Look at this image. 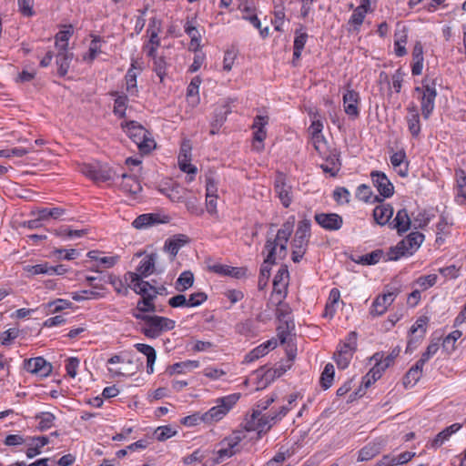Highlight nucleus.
Returning <instances> with one entry per match:
<instances>
[{
	"label": "nucleus",
	"mask_w": 466,
	"mask_h": 466,
	"mask_svg": "<svg viewBox=\"0 0 466 466\" xmlns=\"http://www.w3.org/2000/svg\"><path fill=\"white\" fill-rule=\"evenodd\" d=\"M294 228V218L292 221H286L278 230L275 238H267L264 249L267 256L260 268L258 278V288L262 289L266 287L270 277V266L275 264L277 258H285L287 255V246Z\"/></svg>",
	"instance_id": "nucleus-1"
},
{
	"label": "nucleus",
	"mask_w": 466,
	"mask_h": 466,
	"mask_svg": "<svg viewBox=\"0 0 466 466\" xmlns=\"http://www.w3.org/2000/svg\"><path fill=\"white\" fill-rule=\"evenodd\" d=\"M146 258H141L135 267V271H129L125 275V282L127 287L133 289L137 294L140 295L137 309H134L133 315L137 319H146Z\"/></svg>",
	"instance_id": "nucleus-2"
},
{
	"label": "nucleus",
	"mask_w": 466,
	"mask_h": 466,
	"mask_svg": "<svg viewBox=\"0 0 466 466\" xmlns=\"http://www.w3.org/2000/svg\"><path fill=\"white\" fill-rule=\"evenodd\" d=\"M245 439L246 432L243 431H235L230 435L225 437L218 444V450L215 451L213 458L214 462L219 464L237 453H239L243 449L241 442Z\"/></svg>",
	"instance_id": "nucleus-3"
},
{
	"label": "nucleus",
	"mask_w": 466,
	"mask_h": 466,
	"mask_svg": "<svg viewBox=\"0 0 466 466\" xmlns=\"http://www.w3.org/2000/svg\"><path fill=\"white\" fill-rule=\"evenodd\" d=\"M239 398V393H233L217 399L216 406L203 413V422L213 424L221 420L238 401Z\"/></svg>",
	"instance_id": "nucleus-4"
},
{
	"label": "nucleus",
	"mask_w": 466,
	"mask_h": 466,
	"mask_svg": "<svg viewBox=\"0 0 466 466\" xmlns=\"http://www.w3.org/2000/svg\"><path fill=\"white\" fill-rule=\"evenodd\" d=\"M310 221L303 219L299 222L294 238L291 241L292 260L299 262L306 253L310 237Z\"/></svg>",
	"instance_id": "nucleus-5"
},
{
	"label": "nucleus",
	"mask_w": 466,
	"mask_h": 466,
	"mask_svg": "<svg viewBox=\"0 0 466 466\" xmlns=\"http://www.w3.org/2000/svg\"><path fill=\"white\" fill-rule=\"evenodd\" d=\"M151 32L149 35L150 48L148 55L154 58V71L162 81L166 75L167 63L163 56H157L156 54V48L159 46L158 32L160 31V22L155 18L151 21Z\"/></svg>",
	"instance_id": "nucleus-6"
},
{
	"label": "nucleus",
	"mask_w": 466,
	"mask_h": 466,
	"mask_svg": "<svg viewBox=\"0 0 466 466\" xmlns=\"http://www.w3.org/2000/svg\"><path fill=\"white\" fill-rule=\"evenodd\" d=\"M356 350L357 333L351 331L345 341L339 345L337 351L334 353V360L339 369L344 370L349 367Z\"/></svg>",
	"instance_id": "nucleus-7"
},
{
	"label": "nucleus",
	"mask_w": 466,
	"mask_h": 466,
	"mask_svg": "<svg viewBox=\"0 0 466 466\" xmlns=\"http://www.w3.org/2000/svg\"><path fill=\"white\" fill-rule=\"evenodd\" d=\"M415 92L421 95L420 108L421 114L425 119H428L434 110L437 91L434 81L430 82L428 79L422 81L421 86H416Z\"/></svg>",
	"instance_id": "nucleus-8"
},
{
	"label": "nucleus",
	"mask_w": 466,
	"mask_h": 466,
	"mask_svg": "<svg viewBox=\"0 0 466 466\" xmlns=\"http://www.w3.org/2000/svg\"><path fill=\"white\" fill-rule=\"evenodd\" d=\"M273 414H263L260 410H252V413L246 421V430L248 431H258V433L268 431L275 423Z\"/></svg>",
	"instance_id": "nucleus-9"
},
{
	"label": "nucleus",
	"mask_w": 466,
	"mask_h": 466,
	"mask_svg": "<svg viewBox=\"0 0 466 466\" xmlns=\"http://www.w3.org/2000/svg\"><path fill=\"white\" fill-rule=\"evenodd\" d=\"M81 172L96 183L113 181L119 177L115 170L107 166L84 165Z\"/></svg>",
	"instance_id": "nucleus-10"
},
{
	"label": "nucleus",
	"mask_w": 466,
	"mask_h": 466,
	"mask_svg": "<svg viewBox=\"0 0 466 466\" xmlns=\"http://www.w3.org/2000/svg\"><path fill=\"white\" fill-rule=\"evenodd\" d=\"M191 151L192 147L189 140H184L180 146V150L177 157L178 167L181 171L187 173V182H192L195 175L197 174L196 166L192 165L191 162Z\"/></svg>",
	"instance_id": "nucleus-11"
},
{
	"label": "nucleus",
	"mask_w": 466,
	"mask_h": 466,
	"mask_svg": "<svg viewBox=\"0 0 466 466\" xmlns=\"http://www.w3.org/2000/svg\"><path fill=\"white\" fill-rule=\"evenodd\" d=\"M175 320L157 315H147V338H157L175 328Z\"/></svg>",
	"instance_id": "nucleus-12"
},
{
	"label": "nucleus",
	"mask_w": 466,
	"mask_h": 466,
	"mask_svg": "<svg viewBox=\"0 0 466 466\" xmlns=\"http://www.w3.org/2000/svg\"><path fill=\"white\" fill-rule=\"evenodd\" d=\"M398 289H390L379 296L372 303L370 314L373 316H380L386 312L388 307L391 305L398 295Z\"/></svg>",
	"instance_id": "nucleus-13"
},
{
	"label": "nucleus",
	"mask_w": 466,
	"mask_h": 466,
	"mask_svg": "<svg viewBox=\"0 0 466 466\" xmlns=\"http://www.w3.org/2000/svg\"><path fill=\"white\" fill-rule=\"evenodd\" d=\"M128 137L137 146L140 155L146 154V129L143 126L138 125L135 121H130L126 125Z\"/></svg>",
	"instance_id": "nucleus-14"
},
{
	"label": "nucleus",
	"mask_w": 466,
	"mask_h": 466,
	"mask_svg": "<svg viewBox=\"0 0 466 466\" xmlns=\"http://www.w3.org/2000/svg\"><path fill=\"white\" fill-rule=\"evenodd\" d=\"M24 368L28 372L40 377H46L52 372V365L43 357L25 360L24 362Z\"/></svg>",
	"instance_id": "nucleus-15"
},
{
	"label": "nucleus",
	"mask_w": 466,
	"mask_h": 466,
	"mask_svg": "<svg viewBox=\"0 0 466 466\" xmlns=\"http://www.w3.org/2000/svg\"><path fill=\"white\" fill-rule=\"evenodd\" d=\"M314 218L321 228L329 231L339 230L343 225L342 218L336 213H318Z\"/></svg>",
	"instance_id": "nucleus-16"
},
{
	"label": "nucleus",
	"mask_w": 466,
	"mask_h": 466,
	"mask_svg": "<svg viewBox=\"0 0 466 466\" xmlns=\"http://www.w3.org/2000/svg\"><path fill=\"white\" fill-rule=\"evenodd\" d=\"M370 177L374 187L382 197L390 198L393 195L394 187L383 172L372 171Z\"/></svg>",
	"instance_id": "nucleus-17"
},
{
	"label": "nucleus",
	"mask_w": 466,
	"mask_h": 466,
	"mask_svg": "<svg viewBox=\"0 0 466 466\" xmlns=\"http://www.w3.org/2000/svg\"><path fill=\"white\" fill-rule=\"evenodd\" d=\"M268 118L264 116H257L254 119L252 127L256 129L254 132V144L253 148L257 151H261L264 148L263 141L266 138L267 133L264 129L265 126L268 125Z\"/></svg>",
	"instance_id": "nucleus-18"
},
{
	"label": "nucleus",
	"mask_w": 466,
	"mask_h": 466,
	"mask_svg": "<svg viewBox=\"0 0 466 466\" xmlns=\"http://www.w3.org/2000/svg\"><path fill=\"white\" fill-rule=\"evenodd\" d=\"M360 94L353 90L348 89L343 95V106L345 113L353 118H357L360 115L359 103Z\"/></svg>",
	"instance_id": "nucleus-19"
},
{
	"label": "nucleus",
	"mask_w": 466,
	"mask_h": 466,
	"mask_svg": "<svg viewBox=\"0 0 466 466\" xmlns=\"http://www.w3.org/2000/svg\"><path fill=\"white\" fill-rule=\"evenodd\" d=\"M275 191L282 205L288 208L291 201V187L286 183V177L283 173H278L275 178Z\"/></svg>",
	"instance_id": "nucleus-20"
},
{
	"label": "nucleus",
	"mask_w": 466,
	"mask_h": 466,
	"mask_svg": "<svg viewBox=\"0 0 466 466\" xmlns=\"http://www.w3.org/2000/svg\"><path fill=\"white\" fill-rule=\"evenodd\" d=\"M424 235L419 231L410 233L404 239L399 242V249H406L412 255L422 244Z\"/></svg>",
	"instance_id": "nucleus-21"
},
{
	"label": "nucleus",
	"mask_w": 466,
	"mask_h": 466,
	"mask_svg": "<svg viewBox=\"0 0 466 466\" xmlns=\"http://www.w3.org/2000/svg\"><path fill=\"white\" fill-rule=\"evenodd\" d=\"M406 120L408 128L413 137H417L420 133V115L415 105H410L408 108Z\"/></svg>",
	"instance_id": "nucleus-22"
},
{
	"label": "nucleus",
	"mask_w": 466,
	"mask_h": 466,
	"mask_svg": "<svg viewBox=\"0 0 466 466\" xmlns=\"http://www.w3.org/2000/svg\"><path fill=\"white\" fill-rule=\"evenodd\" d=\"M122 177L121 188L130 195L136 197L138 193L142 191V186L139 180L134 176H129L127 174H121Z\"/></svg>",
	"instance_id": "nucleus-23"
},
{
	"label": "nucleus",
	"mask_w": 466,
	"mask_h": 466,
	"mask_svg": "<svg viewBox=\"0 0 466 466\" xmlns=\"http://www.w3.org/2000/svg\"><path fill=\"white\" fill-rule=\"evenodd\" d=\"M276 346H277V340H275V339L268 340L267 342L258 346L257 348L252 350L248 354H247L245 357V361L252 362L256 360H258L259 358L268 354V352L270 350L275 349Z\"/></svg>",
	"instance_id": "nucleus-24"
},
{
	"label": "nucleus",
	"mask_w": 466,
	"mask_h": 466,
	"mask_svg": "<svg viewBox=\"0 0 466 466\" xmlns=\"http://www.w3.org/2000/svg\"><path fill=\"white\" fill-rule=\"evenodd\" d=\"M410 224L411 220L407 210L402 208L397 212L392 221V228H395L399 234H403L410 228Z\"/></svg>",
	"instance_id": "nucleus-25"
},
{
	"label": "nucleus",
	"mask_w": 466,
	"mask_h": 466,
	"mask_svg": "<svg viewBox=\"0 0 466 466\" xmlns=\"http://www.w3.org/2000/svg\"><path fill=\"white\" fill-rule=\"evenodd\" d=\"M153 283H155V280H152V283L147 281V315L157 310L156 306L151 302L152 299L157 295H167V288L164 285H156Z\"/></svg>",
	"instance_id": "nucleus-26"
},
{
	"label": "nucleus",
	"mask_w": 466,
	"mask_h": 466,
	"mask_svg": "<svg viewBox=\"0 0 466 466\" xmlns=\"http://www.w3.org/2000/svg\"><path fill=\"white\" fill-rule=\"evenodd\" d=\"M393 215V208L390 204L382 203L373 210L374 220L380 226L386 225Z\"/></svg>",
	"instance_id": "nucleus-27"
},
{
	"label": "nucleus",
	"mask_w": 466,
	"mask_h": 466,
	"mask_svg": "<svg viewBox=\"0 0 466 466\" xmlns=\"http://www.w3.org/2000/svg\"><path fill=\"white\" fill-rule=\"evenodd\" d=\"M461 428V424L460 423H454L445 428L431 441L430 447L433 449L441 447L445 441H447L453 433L457 432Z\"/></svg>",
	"instance_id": "nucleus-28"
},
{
	"label": "nucleus",
	"mask_w": 466,
	"mask_h": 466,
	"mask_svg": "<svg viewBox=\"0 0 466 466\" xmlns=\"http://www.w3.org/2000/svg\"><path fill=\"white\" fill-rule=\"evenodd\" d=\"M72 59L73 53L68 50H58L56 62L58 66L57 73L60 76H65L67 74Z\"/></svg>",
	"instance_id": "nucleus-29"
},
{
	"label": "nucleus",
	"mask_w": 466,
	"mask_h": 466,
	"mask_svg": "<svg viewBox=\"0 0 466 466\" xmlns=\"http://www.w3.org/2000/svg\"><path fill=\"white\" fill-rule=\"evenodd\" d=\"M187 242V237L185 235H176L172 238H168L164 246V248L173 258L178 253L181 247Z\"/></svg>",
	"instance_id": "nucleus-30"
},
{
	"label": "nucleus",
	"mask_w": 466,
	"mask_h": 466,
	"mask_svg": "<svg viewBox=\"0 0 466 466\" xmlns=\"http://www.w3.org/2000/svg\"><path fill=\"white\" fill-rule=\"evenodd\" d=\"M381 449L382 443L380 441L368 443L359 451L358 461H365L371 460L380 452Z\"/></svg>",
	"instance_id": "nucleus-31"
},
{
	"label": "nucleus",
	"mask_w": 466,
	"mask_h": 466,
	"mask_svg": "<svg viewBox=\"0 0 466 466\" xmlns=\"http://www.w3.org/2000/svg\"><path fill=\"white\" fill-rule=\"evenodd\" d=\"M308 40V34L301 28L295 31L293 62L299 60Z\"/></svg>",
	"instance_id": "nucleus-32"
},
{
	"label": "nucleus",
	"mask_w": 466,
	"mask_h": 466,
	"mask_svg": "<svg viewBox=\"0 0 466 466\" xmlns=\"http://www.w3.org/2000/svg\"><path fill=\"white\" fill-rule=\"evenodd\" d=\"M66 214V209L62 208H38L32 210V216H39V218L43 220H48L49 218L58 219Z\"/></svg>",
	"instance_id": "nucleus-33"
},
{
	"label": "nucleus",
	"mask_w": 466,
	"mask_h": 466,
	"mask_svg": "<svg viewBox=\"0 0 466 466\" xmlns=\"http://www.w3.org/2000/svg\"><path fill=\"white\" fill-rule=\"evenodd\" d=\"M137 62H133L126 75L127 90L133 94L137 91V77L142 72V67L137 66Z\"/></svg>",
	"instance_id": "nucleus-34"
},
{
	"label": "nucleus",
	"mask_w": 466,
	"mask_h": 466,
	"mask_svg": "<svg viewBox=\"0 0 466 466\" xmlns=\"http://www.w3.org/2000/svg\"><path fill=\"white\" fill-rule=\"evenodd\" d=\"M199 367L198 360H186L175 363L168 367L167 370L170 374L177 373L182 374L188 370H192Z\"/></svg>",
	"instance_id": "nucleus-35"
},
{
	"label": "nucleus",
	"mask_w": 466,
	"mask_h": 466,
	"mask_svg": "<svg viewBox=\"0 0 466 466\" xmlns=\"http://www.w3.org/2000/svg\"><path fill=\"white\" fill-rule=\"evenodd\" d=\"M73 303L67 299H56L45 305L47 314H55L66 309H72Z\"/></svg>",
	"instance_id": "nucleus-36"
},
{
	"label": "nucleus",
	"mask_w": 466,
	"mask_h": 466,
	"mask_svg": "<svg viewBox=\"0 0 466 466\" xmlns=\"http://www.w3.org/2000/svg\"><path fill=\"white\" fill-rule=\"evenodd\" d=\"M371 360L375 361V364L370 370L369 373L370 376L372 377L373 380H378L382 376V373L387 370V368L382 364V353H375Z\"/></svg>",
	"instance_id": "nucleus-37"
},
{
	"label": "nucleus",
	"mask_w": 466,
	"mask_h": 466,
	"mask_svg": "<svg viewBox=\"0 0 466 466\" xmlns=\"http://www.w3.org/2000/svg\"><path fill=\"white\" fill-rule=\"evenodd\" d=\"M405 158H406V155H405V152L402 151V150L395 152L390 157V163H391V165L395 168L396 167H400L399 170H398V174L400 177H406L408 175V165H405V166L402 167V164H403Z\"/></svg>",
	"instance_id": "nucleus-38"
},
{
	"label": "nucleus",
	"mask_w": 466,
	"mask_h": 466,
	"mask_svg": "<svg viewBox=\"0 0 466 466\" xmlns=\"http://www.w3.org/2000/svg\"><path fill=\"white\" fill-rule=\"evenodd\" d=\"M171 220V217L163 210L156 213H147V228L157 226L159 224H167Z\"/></svg>",
	"instance_id": "nucleus-39"
},
{
	"label": "nucleus",
	"mask_w": 466,
	"mask_h": 466,
	"mask_svg": "<svg viewBox=\"0 0 466 466\" xmlns=\"http://www.w3.org/2000/svg\"><path fill=\"white\" fill-rule=\"evenodd\" d=\"M194 283V275L191 271L187 270L182 272L176 282V289L178 291H184L190 287H192Z\"/></svg>",
	"instance_id": "nucleus-40"
},
{
	"label": "nucleus",
	"mask_w": 466,
	"mask_h": 466,
	"mask_svg": "<svg viewBox=\"0 0 466 466\" xmlns=\"http://www.w3.org/2000/svg\"><path fill=\"white\" fill-rule=\"evenodd\" d=\"M200 84H201L200 77L195 76V77H193V79L191 80L190 84L187 86V96L188 100H190V102L193 105H197L199 102L198 89H199Z\"/></svg>",
	"instance_id": "nucleus-41"
},
{
	"label": "nucleus",
	"mask_w": 466,
	"mask_h": 466,
	"mask_svg": "<svg viewBox=\"0 0 466 466\" xmlns=\"http://www.w3.org/2000/svg\"><path fill=\"white\" fill-rule=\"evenodd\" d=\"M291 309L289 305L282 300H279L276 309L277 319L280 322L292 321L290 319Z\"/></svg>",
	"instance_id": "nucleus-42"
},
{
	"label": "nucleus",
	"mask_w": 466,
	"mask_h": 466,
	"mask_svg": "<svg viewBox=\"0 0 466 466\" xmlns=\"http://www.w3.org/2000/svg\"><path fill=\"white\" fill-rule=\"evenodd\" d=\"M71 35L72 31L70 29L59 31L56 35V46L57 50H68V40Z\"/></svg>",
	"instance_id": "nucleus-43"
},
{
	"label": "nucleus",
	"mask_w": 466,
	"mask_h": 466,
	"mask_svg": "<svg viewBox=\"0 0 466 466\" xmlns=\"http://www.w3.org/2000/svg\"><path fill=\"white\" fill-rule=\"evenodd\" d=\"M288 277H289V272L287 269L281 268L278 271V273L275 275L274 279H273V289H274L275 292L281 295L282 289L287 285L286 282H284V283H282V282L284 281L285 279H288Z\"/></svg>",
	"instance_id": "nucleus-44"
},
{
	"label": "nucleus",
	"mask_w": 466,
	"mask_h": 466,
	"mask_svg": "<svg viewBox=\"0 0 466 466\" xmlns=\"http://www.w3.org/2000/svg\"><path fill=\"white\" fill-rule=\"evenodd\" d=\"M35 419L39 420L38 429L46 431L53 426L56 417L51 412H41L35 416Z\"/></svg>",
	"instance_id": "nucleus-45"
},
{
	"label": "nucleus",
	"mask_w": 466,
	"mask_h": 466,
	"mask_svg": "<svg viewBox=\"0 0 466 466\" xmlns=\"http://www.w3.org/2000/svg\"><path fill=\"white\" fill-rule=\"evenodd\" d=\"M334 367L332 364L328 363L320 376V383L324 390L329 389L333 381Z\"/></svg>",
	"instance_id": "nucleus-46"
},
{
	"label": "nucleus",
	"mask_w": 466,
	"mask_h": 466,
	"mask_svg": "<svg viewBox=\"0 0 466 466\" xmlns=\"http://www.w3.org/2000/svg\"><path fill=\"white\" fill-rule=\"evenodd\" d=\"M293 329H294L293 321L280 322L277 330H278V338L280 340L281 344H284L287 342V340L290 335V331Z\"/></svg>",
	"instance_id": "nucleus-47"
},
{
	"label": "nucleus",
	"mask_w": 466,
	"mask_h": 466,
	"mask_svg": "<svg viewBox=\"0 0 466 466\" xmlns=\"http://www.w3.org/2000/svg\"><path fill=\"white\" fill-rule=\"evenodd\" d=\"M429 322V318L426 316L420 317L416 322L410 328V333L415 335L419 332V338H423L427 331V325Z\"/></svg>",
	"instance_id": "nucleus-48"
},
{
	"label": "nucleus",
	"mask_w": 466,
	"mask_h": 466,
	"mask_svg": "<svg viewBox=\"0 0 466 466\" xmlns=\"http://www.w3.org/2000/svg\"><path fill=\"white\" fill-rule=\"evenodd\" d=\"M382 255L381 250H374L369 254L360 256L357 262L362 265H374L380 260Z\"/></svg>",
	"instance_id": "nucleus-49"
},
{
	"label": "nucleus",
	"mask_w": 466,
	"mask_h": 466,
	"mask_svg": "<svg viewBox=\"0 0 466 466\" xmlns=\"http://www.w3.org/2000/svg\"><path fill=\"white\" fill-rule=\"evenodd\" d=\"M127 96L125 95H117L114 104V114L119 117H124L127 110Z\"/></svg>",
	"instance_id": "nucleus-50"
},
{
	"label": "nucleus",
	"mask_w": 466,
	"mask_h": 466,
	"mask_svg": "<svg viewBox=\"0 0 466 466\" xmlns=\"http://www.w3.org/2000/svg\"><path fill=\"white\" fill-rule=\"evenodd\" d=\"M177 434V431L170 426H160L156 429L154 435L159 441H164Z\"/></svg>",
	"instance_id": "nucleus-51"
},
{
	"label": "nucleus",
	"mask_w": 466,
	"mask_h": 466,
	"mask_svg": "<svg viewBox=\"0 0 466 466\" xmlns=\"http://www.w3.org/2000/svg\"><path fill=\"white\" fill-rule=\"evenodd\" d=\"M369 12L368 9H363V6H358L354 9L349 23L353 25L356 28L362 25L366 14Z\"/></svg>",
	"instance_id": "nucleus-52"
},
{
	"label": "nucleus",
	"mask_w": 466,
	"mask_h": 466,
	"mask_svg": "<svg viewBox=\"0 0 466 466\" xmlns=\"http://www.w3.org/2000/svg\"><path fill=\"white\" fill-rule=\"evenodd\" d=\"M313 144L315 149L319 153V155L325 158L326 160H329V154L327 152V143L324 140L322 136H315L312 137Z\"/></svg>",
	"instance_id": "nucleus-53"
},
{
	"label": "nucleus",
	"mask_w": 466,
	"mask_h": 466,
	"mask_svg": "<svg viewBox=\"0 0 466 466\" xmlns=\"http://www.w3.org/2000/svg\"><path fill=\"white\" fill-rule=\"evenodd\" d=\"M24 270L27 272L29 275L35 276L39 274H47L49 275V265L48 263H42L37 265H27L24 267Z\"/></svg>",
	"instance_id": "nucleus-54"
},
{
	"label": "nucleus",
	"mask_w": 466,
	"mask_h": 466,
	"mask_svg": "<svg viewBox=\"0 0 466 466\" xmlns=\"http://www.w3.org/2000/svg\"><path fill=\"white\" fill-rule=\"evenodd\" d=\"M326 164H322L320 167L325 173H329L331 176H335L339 171V165L336 155H329V160H326Z\"/></svg>",
	"instance_id": "nucleus-55"
},
{
	"label": "nucleus",
	"mask_w": 466,
	"mask_h": 466,
	"mask_svg": "<svg viewBox=\"0 0 466 466\" xmlns=\"http://www.w3.org/2000/svg\"><path fill=\"white\" fill-rule=\"evenodd\" d=\"M422 376L421 373L414 370L412 367L408 370L406 373L404 379H403V385L405 388L412 387L414 386L420 377Z\"/></svg>",
	"instance_id": "nucleus-56"
},
{
	"label": "nucleus",
	"mask_w": 466,
	"mask_h": 466,
	"mask_svg": "<svg viewBox=\"0 0 466 466\" xmlns=\"http://www.w3.org/2000/svg\"><path fill=\"white\" fill-rule=\"evenodd\" d=\"M103 294L96 290H82L80 292H75L72 294V299L76 301H81L92 298H102Z\"/></svg>",
	"instance_id": "nucleus-57"
},
{
	"label": "nucleus",
	"mask_w": 466,
	"mask_h": 466,
	"mask_svg": "<svg viewBox=\"0 0 466 466\" xmlns=\"http://www.w3.org/2000/svg\"><path fill=\"white\" fill-rule=\"evenodd\" d=\"M438 277L435 274H431L427 276H421L417 279V284L423 290L428 289L429 288L434 286L437 282Z\"/></svg>",
	"instance_id": "nucleus-58"
},
{
	"label": "nucleus",
	"mask_w": 466,
	"mask_h": 466,
	"mask_svg": "<svg viewBox=\"0 0 466 466\" xmlns=\"http://www.w3.org/2000/svg\"><path fill=\"white\" fill-rule=\"evenodd\" d=\"M19 10L25 16H32L35 12L33 10L34 0H18Z\"/></svg>",
	"instance_id": "nucleus-59"
},
{
	"label": "nucleus",
	"mask_w": 466,
	"mask_h": 466,
	"mask_svg": "<svg viewBox=\"0 0 466 466\" xmlns=\"http://www.w3.org/2000/svg\"><path fill=\"white\" fill-rule=\"evenodd\" d=\"M19 334V330L17 329H9L0 335V339L3 345H9L12 340H14L15 338H17Z\"/></svg>",
	"instance_id": "nucleus-60"
},
{
	"label": "nucleus",
	"mask_w": 466,
	"mask_h": 466,
	"mask_svg": "<svg viewBox=\"0 0 466 466\" xmlns=\"http://www.w3.org/2000/svg\"><path fill=\"white\" fill-rule=\"evenodd\" d=\"M208 296L204 292H196L189 296L187 299V307H198L205 302Z\"/></svg>",
	"instance_id": "nucleus-61"
},
{
	"label": "nucleus",
	"mask_w": 466,
	"mask_h": 466,
	"mask_svg": "<svg viewBox=\"0 0 466 466\" xmlns=\"http://www.w3.org/2000/svg\"><path fill=\"white\" fill-rule=\"evenodd\" d=\"M356 197H357V198H359L360 200H362L364 202L370 201V198L372 197V192L370 190V187L364 184L359 186L357 188Z\"/></svg>",
	"instance_id": "nucleus-62"
},
{
	"label": "nucleus",
	"mask_w": 466,
	"mask_h": 466,
	"mask_svg": "<svg viewBox=\"0 0 466 466\" xmlns=\"http://www.w3.org/2000/svg\"><path fill=\"white\" fill-rule=\"evenodd\" d=\"M79 366V360L76 357H70L66 360V370L68 376L75 378Z\"/></svg>",
	"instance_id": "nucleus-63"
},
{
	"label": "nucleus",
	"mask_w": 466,
	"mask_h": 466,
	"mask_svg": "<svg viewBox=\"0 0 466 466\" xmlns=\"http://www.w3.org/2000/svg\"><path fill=\"white\" fill-rule=\"evenodd\" d=\"M350 196L349 190L345 187H337L333 193L334 199L339 203H349Z\"/></svg>",
	"instance_id": "nucleus-64"
}]
</instances>
